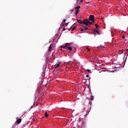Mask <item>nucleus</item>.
I'll list each match as a JSON object with an SVG mask.
<instances>
[{
  "mask_svg": "<svg viewBox=\"0 0 128 128\" xmlns=\"http://www.w3.org/2000/svg\"><path fill=\"white\" fill-rule=\"evenodd\" d=\"M72 44V43H66V48L67 50H72V46H70Z\"/></svg>",
  "mask_w": 128,
  "mask_h": 128,
  "instance_id": "f257e3e1",
  "label": "nucleus"
},
{
  "mask_svg": "<svg viewBox=\"0 0 128 128\" xmlns=\"http://www.w3.org/2000/svg\"><path fill=\"white\" fill-rule=\"evenodd\" d=\"M89 22H90V20H88L86 19L83 21V24H85V26H88Z\"/></svg>",
  "mask_w": 128,
  "mask_h": 128,
  "instance_id": "f03ea898",
  "label": "nucleus"
},
{
  "mask_svg": "<svg viewBox=\"0 0 128 128\" xmlns=\"http://www.w3.org/2000/svg\"><path fill=\"white\" fill-rule=\"evenodd\" d=\"M94 18V15H90L89 16V20H92Z\"/></svg>",
  "mask_w": 128,
  "mask_h": 128,
  "instance_id": "7ed1b4c3",
  "label": "nucleus"
},
{
  "mask_svg": "<svg viewBox=\"0 0 128 128\" xmlns=\"http://www.w3.org/2000/svg\"><path fill=\"white\" fill-rule=\"evenodd\" d=\"M16 122L18 124H20V122H22V119L21 118L18 119V120L16 121Z\"/></svg>",
  "mask_w": 128,
  "mask_h": 128,
  "instance_id": "20e7f679",
  "label": "nucleus"
},
{
  "mask_svg": "<svg viewBox=\"0 0 128 128\" xmlns=\"http://www.w3.org/2000/svg\"><path fill=\"white\" fill-rule=\"evenodd\" d=\"M78 24H84V21H82L80 20H78Z\"/></svg>",
  "mask_w": 128,
  "mask_h": 128,
  "instance_id": "39448f33",
  "label": "nucleus"
},
{
  "mask_svg": "<svg viewBox=\"0 0 128 128\" xmlns=\"http://www.w3.org/2000/svg\"><path fill=\"white\" fill-rule=\"evenodd\" d=\"M94 30V34H96V33H94V32H96L98 34H100V32H98V30Z\"/></svg>",
  "mask_w": 128,
  "mask_h": 128,
  "instance_id": "423d86ee",
  "label": "nucleus"
},
{
  "mask_svg": "<svg viewBox=\"0 0 128 128\" xmlns=\"http://www.w3.org/2000/svg\"><path fill=\"white\" fill-rule=\"evenodd\" d=\"M60 62H59L58 64H55V68H58L60 66Z\"/></svg>",
  "mask_w": 128,
  "mask_h": 128,
  "instance_id": "0eeeda50",
  "label": "nucleus"
},
{
  "mask_svg": "<svg viewBox=\"0 0 128 128\" xmlns=\"http://www.w3.org/2000/svg\"><path fill=\"white\" fill-rule=\"evenodd\" d=\"M60 48H65V50H66V44H65L64 46H61Z\"/></svg>",
  "mask_w": 128,
  "mask_h": 128,
  "instance_id": "6e6552de",
  "label": "nucleus"
},
{
  "mask_svg": "<svg viewBox=\"0 0 128 128\" xmlns=\"http://www.w3.org/2000/svg\"><path fill=\"white\" fill-rule=\"evenodd\" d=\"M100 48H104V46H98V50H100Z\"/></svg>",
  "mask_w": 128,
  "mask_h": 128,
  "instance_id": "1a4fd4ad",
  "label": "nucleus"
},
{
  "mask_svg": "<svg viewBox=\"0 0 128 128\" xmlns=\"http://www.w3.org/2000/svg\"><path fill=\"white\" fill-rule=\"evenodd\" d=\"M48 52H50V50H52V45H50L49 47H48Z\"/></svg>",
  "mask_w": 128,
  "mask_h": 128,
  "instance_id": "9d476101",
  "label": "nucleus"
},
{
  "mask_svg": "<svg viewBox=\"0 0 128 128\" xmlns=\"http://www.w3.org/2000/svg\"><path fill=\"white\" fill-rule=\"evenodd\" d=\"M79 12H80V10L78 9H77L76 12H75V14H78Z\"/></svg>",
  "mask_w": 128,
  "mask_h": 128,
  "instance_id": "9b49d317",
  "label": "nucleus"
},
{
  "mask_svg": "<svg viewBox=\"0 0 128 128\" xmlns=\"http://www.w3.org/2000/svg\"><path fill=\"white\" fill-rule=\"evenodd\" d=\"M44 116H45L46 118H48V112H46L44 113Z\"/></svg>",
  "mask_w": 128,
  "mask_h": 128,
  "instance_id": "f8f14e48",
  "label": "nucleus"
},
{
  "mask_svg": "<svg viewBox=\"0 0 128 128\" xmlns=\"http://www.w3.org/2000/svg\"><path fill=\"white\" fill-rule=\"evenodd\" d=\"M79 8H80V6H78L75 7V10H78Z\"/></svg>",
  "mask_w": 128,
  "mask_h": 128,
  "instance_id": "ddd939ff",
  "label": "nucleus"
},
{
  "mask_svg": "<svg viewBox=\"0 0 128 128\" xmlns=\"http://www.w3.org/2000/svg\"><path fill=\"white\" fill-rule=\"evenodd\" d=\"M95 26H96V28H98L100 26L98 25L97 24H95Z\"/></svg>",
  "mask_w": 128,
  "mask_h": 128,
  "instance_id": "4468645a",
  "label": "nucleus"
},
{
  "mask_svg": "<svg viewBox=\"0 0 128 128\" xmlns=\"http://www.w3.org/2000/svg\"><path fill=\"white\" fill-rule=\"evenodd\" d=\"M90 100H94V96H90Z\"/></svg>",
  "mask_w": 128,
  "mask_h": 128,
  "instance_id": "2eb2a0df",
  "label": "nucleus"
},
{
  "mask_svg": "<svg viewBox=\"0 0 128 128\" xmlns=\"http://www.w3.org/2000/svg\"><path fill=\"white\" fill-rule=\"evenodd\" d=\"M76 30V26L73 27L72 30Z\"/></svg>",
  "mask_w": 128,
  "mask_h": 128,
  "instance_id": "dca6fc26",
  "label": "nucleus"
},
{
  "mask_svg": "<svg viewBox=\"0 0 128 128\" xmlns=\"http://www.w3.org/2000/svg\"><path fill=\"white\" fill-rule=\"evenodd\" d=\"M84 28L86 30H88V27H84Z\"/></svg>",
  "mask_w": 128,
  "mask_h": 128,
  "instance_id": "f3484780",
  "label": "nucleus"
},
{
  "mask_svg": "<svg viewBox=\"0 0 128 128\" xmlns=\"http://www.w3.org/2000/svg\"><path fill=\"white\" fill-rule=\"evenodd\" d=\"M88 24H92V22H90L89 21Z\"/></svg>",
  "mask_w": 128,
  "mask_h": 128,
  "instance_id": "a211bd4d",
  "label": "nucleus"
},
{
  "mask_svg": "<svg viewBox=\"0 0 128 128\" xmlns=\"http://www.w3.org/2000/svg\"><path fill=\"white\" fill-rule=\"evenodd\" d=\"M87 72H90V70L89 69L86 70Z\"/></svg>",
  "mask_w": 128,
  "mask_h": 128,
  "instance_id": "6ab92c4d",
  "label": "nucleus"
},
{
  "mask_svg": "<svg viewBox=\"0 0 128 128\" xmlns=\"http://www.w3.org/2000/svg\"><path fill=\"white\" fill-rule=\"evenodd\" d=\"M92 20V22H94L95 20H94V18L93 19V20Z\"/></svg>",
  "mask_w": 128,
  "mask_h": 128,
  "instance_id": "aec40b11",
  "label": "nucleus"
},
{
  "mask_svg": "<svg viewBox=\"0 0 128 128\" xmlns=\"http://www.w3.org/2000/svg\"><path fill=\"white\" fill-rule=\"evenodd\" d=\"M87 48L88 52H90V48Z\"/></svg>",
  "mask_w": 128,
  "mask_h": 128,
  "instance_id": "412c9836",
  "label": "nucleus"
},
{
  "mask_svg": "<svg viewBox=\"0 0 128 128\" xmlns=\"http://www.w3.org/2000/svg\"><path fill=\"white\" fill-rule=\"evenodd\" d=\"M84 29H81L80 30V32H84Z\"/></svg>",
  "mask_w": 128,
  "mask_h": 128,
  "instance_id": "4be33fe9",
  "label": "nucleus"
},
{
  "mask_svg": "<svg viewBox=\"0 0 128 128\" xmlns=\"http://www.w3.org/2000/svg\"><path fill=\"white\" fill-rule=\"evenodd\" d=\"M122 38H126V37L124 36H122Z\"/></svg>",
  "mask_w": 128,
  "mask_h": 128,
  "instance_id": "5701e85b",
  "label": "nucleus"
},
{
  "mask_svg": "<svg viewBox=\"0 0 128 128\" xmlns=\"http://www.w3.org/2000/svg\"><path fill=\"white\" fill-rule=\"evenodd\" d=\"M84 2V0H80V2Z\"/></svg>",
  "mask_w": 128,
  "mask_h": 128,
  "instance_id": "b1692460",
  "label": "nucleus"
},
{
  "mask_svg": "<svg viewBox=\"0 0 128 128\" xmlns=\"http://www.w3.org/2000/svg\"><path fill=\"white\" fill-rule=\"evenodd\" d=\"M66 19L64 20H63L64 22H66Z\"/></svg>",
  "mask_w": 128,
  "mask_h": 128,
  "instance_id": "393cba45",
  "label": "nucleus"
},
{
  "mask_svg": "<svg viewBox=\"0 0 128 128\" xmlns=\"http://www.w3.org/2000/svg\"><path fill=\"white\" fill-rule=\"evenodd\" d=\"M88 76H88V75L86 76V78H88Z\"/></svg>",
  "mask_w": 128,
  "mask_h": 128,
  "instance_id": "a878e982",
  "label": "nucleus"
},
{
  "mask_svg": "<svg viewBox=\"0 0 128 128\" xmlns=\"http://www.w3.org/2000/svg\"><path fill=\"white\" fill-rule=\"evenodd\" d=\"M63 30H66V28H63Z\"/></svg>",
  "mask_w": 128,
  "mask_h": 128,
  "instance_id": "bb28decb",
  "label": "nucleus"
},
{
  "mask_svg": "<svg viewBox=\"0 0 128 128\" xmlns=\"http://www.w3.org/2000/svg\"><path fill=\"white\" fill-rule=\"evenodd\" d=\"M68 24V22L66 24V26H67Z\"/></svg>",
  "mask_w": 128,
  "mask_h": 128,
  "instance_id": "cd10ccee",
  "label": "nucleus"
},
{
  "mask_svg": "<svg viewBox=\"0 0 128 128\" xmlns=\"http://www.w3.org/2000/svg\"><path fill=\"white\" fill-rule=\"evenodd\" d=\"M87 4H90V2H88Z\"/></svg>",
  "mask_w": 128,
  "mask_h": 128,
  "instance_id": "c85d7f7f",
  "label": "nucleus"
},
{
  "mask_svg": "<svg viewBox=\"0 0 128 128\" xmlns=\"http://www.w3.org/2000/svg\"><path fill=\"white\" fill-rule=\"evenodd\" d=\"M74 128H76V127H74Z\"/></svg>",
  "mask_w": 128,
  "mask_h": 128,
  "instance_id": "c756f323",
  "label": "nucleus"
}]
</instances>
